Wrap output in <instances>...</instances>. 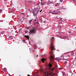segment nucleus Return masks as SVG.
Masks as SVG:
<instances>
[{
    "label": "nucleus",
    "mask_w": 76,
    "mask_h": 76,
    "mask_svg": "<svg viewBox=\"0 0 76 76\" xmlns=\"http://www.w3.org/2000/svg\"><path fill=\"white\" fill-rule=\"evenodd\" d=\"M64 56L63 55L61 57V58H64Z\"/></svg>",
    "instance_id": "obj_13"
},
{
    "label": "nucleus",
    "mask_w": 76,
    "mask_h": 76,
    "mask_svg": "<svg viewBox=\"0 0 76 76\" xmlns=\"http://www.w3.org/2000/svg\"><path fill=\"white\" fill-rule=\"evenodd\" d=\"M4 0V1H6V0Z\"/></svg>",
    "instance_id": "obj_39"
},
{
    "label": "nucleus",
    "mask_w": 76,
    "mask_h": 76,
    "mask_svg": "<svg viewBox=\"0 0 76 76\" xmlns=\"http://www.w3.org/2000/svg\"><path fill=\"white\" fill-rule=\"evenodd\" d=\"M74 2H76V1L75 0H72Z\"/></svg>",
    "instance_id": "obj_24"
},
{
    "label": "nucleus",
    "mask_w": 76,
    "mask_h": 76,
    "mask_svg": "<svg viewBox=\"0 0 76 76\" xmlns=\"http://www.w3.org/2000/svg\"><path fill=\"white\" fill-rule=\"evenodd\" d=\"M46 3V2H41V3H41V5H42V6H44V5H45V4Z\"/></svg>",
    "instance_id": "obj_6"
},
{
    "label": "nucleus",
    "mask_w": 76,
    "mask_h": 76,
    "mask_svg": "<svg viewBox=\"0 0 76 76\" xmlns=\"http://www.w3.org/2000/svg\"><path fill=\"white\" fill-rule=\"evenodd\" d=\"M73 54H74V53H72L71 54V55H73Z\"/></svg>",
    "instance_id": "obj_27"
},
{
    "label": "nucleus",
    "mask_w": 76,
    "mask_h": 76,
    "mask_svg": "<svg viewBox=\"0 0 76 76\" xmlns=\"http://www.w3.org/2000/svg\"><path fill=\"white\" fill-rule=\"evenodd\" d=\"M35 22H37V20H36V19H35Z\"/></svg>",
    "instance_id": "obj_30"
},
{
    "label": "nucleus",
    "mask_w": 76,
    "mask_h": 76,
    "mask_svg": "<svg viewBox=\"0 0 76 76\" xmlns=\"http://www.w3.org/2000/svg\"><path fill=\"white\" fill-rule=\"evenodd\" d=\"M49 67V71H52V70H54V68H52L51 67L53 66L51 64H50L48 65Z\"/></svg>",
    "instance_id": "obj_4"
},
{
    "label": "nucleus",
    "mask_w": 76,
    "mask_h": 76,
    "mask_svg": "<svg viewBox=\"0 0 76 76\" xmlns=\"http://www.w3.org/2000/svg\"><path fill=\"white\" fill-rule=\"evenodd\" d=\"M58 69H60L61 70V69H62V68H60Z\"/></svg>",
    "instance_id": "obj_23"
},
{
    "label": "nucleus",
    "mask_w": 76,
    "mask_h": 76,
    "mask_svg": "<svg viewBox=\"0 0 76 76\" xmlns=\"http://www.w3.org/2000/svg\"><path fill=\"white\" fill-rule=\"evenodd\" d=\"M39 76V75H37V76Z\"/></svg>",
    "instance_id": "obj_36"
},
{
    "label": "nucleus",
    "mask_w": 76,
    "mask_h": 76,
    "mask_svg": "<svg viewBox=\"0 0 76 76\" xmlns=\"http://www.w3.org/2000/svg\"><path fill=\"white\" fill-rule=\"evenodd\" d=\"M42 10H40V12H42Z\"/></svg>",
    "instance_id": "obj_28"
},
{
    "label": "nucleus",
    "mask_w": 76,
    "mask_h": 76,
    "mask_svg": "<svg viewBox=\"0 0 76 76\" xmlns=\"http://www.w3.org/2000/svg\"><path fill=\"white\" fill-rule=\"evenodd\" d=\"M54 39V38L53 37L51 38L50 40V48L51 50V51L50 52V61H53V60L54 59V58L53 56V51H52L53 50H54V46L53 43Z\"/></svg>",
    "instance_id": "obj_1"
},
{
    "label": "nucleus",
    "mask_w": 76,
    "mask_h": 76,
    "mask_svg": "<svg viewBox=\"0 0 76 76\" xmlns=\"http://www.w3.org/2000/svg\"><path fill=\"white\" fill-rule=\"evenodd\" d=\"M68 39V40H69V39Z\"/></svg>",
    "instance_id": "obj_41"
},
{
    "label": "nucleus",
    "mask_w": 76,
    "mask_h": 76,
    "mask_svg": "<svg viewBox=\"0 0 76 76\" xmlns=\"http://www.w3.org/2000/svg\"><path fill=\"white\" fill-rule=\"evenodd\" d=\"M38 57V55H37V57Z\"/></svg>",
    "instance_id": "obj_35"
},
{
    "label": "nucleus",
    "mask_w": 76,
    "mask_h": 76,
    "mask_svg": "<svg viewBox=\"0 0 76 76\" xmlns=\"http://www.w3.org/2000/svg\"><path fill=\"white\" fill-rule=\"evenodd\" d=\"M60 1H61V2H63V0H60Z\"/></svg>",
    "instance_id": "obj_22"
},
{
    "label": "nucleus",
    "mask_w": 76,
    "mask_h": 76,
    "mask_svg": "<svg viewBox=\"0 0 76 76\" xmlns=\"http://www.w3.org/2000/svg\"><path fill=\"white\" fill-rule=\"evenodd\" d=\"M58 61V62H60V61Z\"/></svg>",
    "instance_id": "obj_33"
},
{
    "label": "nucleus",
    "mask_w": 76,
    "mask_h": 76,
    "mask_svg": "<svg viewBox=\"0 0 76 76\" xmlns=\"http://www.w3.org/2000/svg\"><path fill=\"white\" fill-rule=\"evenodd\" d=\"M75 28H76V27H75Z\"/></svg>",
    "instance_id": "obj_40"
},
{
    "label": "nucleus",
    "mask_w": 76,
    "mask_h": 76,
    "mask_svg": "<svg viewBox=\"0 0 76 76\" xmlns=\"http://www.w3.org/2000/svg\"><path fill=\"white\" fill-rule=\"evenodd\" d=\"M68 33H69V34H70L71 33V31H69L68 32Z\"/></svg>",
    "instance_id": "obj_26"
},
{
    "label": "nucleus",
    "mask_w": 76,
    "mask_h": 76,
    "mask_svg": "<svg viewBox=\"0 0 76 76\" xmlns=\"http://www.w3.org/2000/svg\"><path fill=\"white\" fill-rule=\"evenodd\" d=\"M65 60V59H63V60Z\"/></svg>",
    "instance_id": "obj_34"
},
{
    "label": "nucleus",
    "mask_w": 76,
    "mask_h": 76,
    "mask_svg": "<svg viewBox=\"0 0 76 76\" xmlns=\"http://www.w3.org/2000/svg\"><path fill=\"white\" fill-rule=\"evenodd\" d=\"M1 35V34H0V36Z\"/></svg>",
    "instance_id": "obj_44"
},
{
    "label": "nucleus",
    "mask_w": 76,
    "mask_h": 76,
    "mask_svg": "<svg viewBox=\"0 0 76 76\" xmlns=\"http://www.w3.org/2000/svg\"><path fill=\"white\" fill-rule=\"evenodd\" d=\"M51 73H52V72L50 73V72H44V74H45V76H49V75L51 76H54V74H52Z\"/></svg>",
    "instance_id": "obj_2"
},
{
    "label": "nucleus",
    "mask_w": 76,
    "mask_h": 76,
    "mask_svg": "<svg viewBox=\"0 0 76 76\" xmlns=\"http://www.w3.org/2000/svg\"><path fill=\"white\" fill-rule=\"evenodd\" d=\"M32 20H31L29 21V23H31V22H32Z\"/></svg>",
    "instance_id": "obj_19"
},
{
    "label": "nucleus",
    "mask_w": 76,
    "mask_h": 76,
    "mask_svg": "<svg viewBox=\"0 0 76 76\" xmlns=\"http://www.w3.org/2000/svg\"><path fill=\"white\" fill-rule=\"evenodd\" d=\"M46 59H44V58H42V59H41V60L42 62V63H44V61L45 60H46Z\"/></svg>",
    "instance_id": "obj_7"
},
{
    "label": "nucleus",
    "mask_w": 76,
    "mask_h": 76,
    "mask_svg": "<svg viewBox=\"0 0 76 76\" xmlns=\"http://www.w3.org/2000/svg\"><path fill=\"white\" fill-rule=\"evenodd\" d=\"M25 37H26V38H27V39H29V35H25Z\"/></svg>",
    "instance_id": "obj_9"
},
{
    "label": "nucleus",
    "mask_w": 76,
    "mask_h": 76,
    "mask_svg": "<svg viewBox=\"0 0 76 76\" xmlns=\"http://www.w3.org/2000/svg\"><path fill=\"white\" fill-rule=\"evenodd\" d=\"M48 3H51V4H52L53 3L51 2V1H49L48 2ZM50 3L49 4H50Z\"/></svg>",
    "instance_id": "obj_16"
},
{
    "label": "nucleus",
    "mask_w": 76,
    "mask_h": 76,
    "mask_svg": "<svg viewBox=\"0 0 76 76\" xmlns=\"http://www.w3.org/2000/svg\"><path fill=\"white\" fill-rule=\"evenodd\" d=\"M38 72H37L36 73V74H38Z\"/></svg>",
    "instance_id": "obj_29"
},
{
    "label": "nucleus",
    "mask_w": 76,
    "mask_h": 76,
    "mask_svg": "<svg viewBox=\"0 0 76 76\" xmlns=\"http://www.w3.org/2000/svg\"><path fill=\"white\" fill-rule=\"evenodd\" d=\"M59 3H57L56 4H55L56 6H57L59 5Z\"/></svg>",
    "instance_id": "obj_12"
},
{
    "label": "nucleus",
    "mask_w": 76,
    "mask_h": 76,
    "mask_svg": "<svg viewBox=\"0 0 76 76\" xmlns=\"http://www.w3.org/2000/svg\"><path fill=\"white\" fill-rule=\"evenodd\" d=\"M33 15L34 16H37V14L35 13V12H33Z\"/></svg>",
    "instance_id": "obj_10"
},
{
    "label": "nucleus",
    "mask_w": 76,
    "mask_h": 76,
    "mask_svg": "<svg viewBox=\"0 0 76 76\" xmlns=\"http://www.w3.org/2000/svg\"><path fill=\"white\" fill-rule=\"evenodd\" d=\"M43 76H44V75H43Z\"/></svg>",
    "instance_id": "obj_45"
},
{
    "label": "nucleus",
    "mask_w": 76,
    "mask_h": 76,
    "mask_svg": "<svg viewBox=\"0 0 76 76\" xmlns=\"http://www.w3.org/2000/svg\"><path fill=\"white\" fill-rule=\"evenodd\" d=\"M39 4H38L37 5H39Z\"/></svg>",
    "instance_id": "obj_37"
},
{
    "label": "nucleus",
    "mask_w": 76,
    "mask_h": 76,
    "mask_svg": "<svg viewBox=\"0 0 76 76\" xmlns=\"http://www.w3.org/2000/svg\"><path fill=\"white\" fill-rule=\"evenodd\" d=\"M41 0V1H43V0Z\"/></svg>",
    "instance_id": "obj_38"
},
{
    "label": "nucleus",
    "mask_w": 76,
    "mask_h": 76,
    "mask_svg": "<svg viewBox=\"0 0 76 76\" xmlns=\"http://www.w3.org/2000/svg\"><path fill=\"white\" fill-rule=\"evenodd\" d=\"M67 60V59H66V60Z\"/></svg>",
    "instance_id": "obj_43"
},
{
    "label": "nucleus",
    "mask_w": 76,
    "mask_h": 76,
    "mask_svg": "<svg viewBox=\"0 0 76 76\" xmlns=\"http://www.w3.org/2000/svg\"><path fill=\"white\" fill-rule=\"evenodd\" d=\"M4 71L5 72H6L7 71V70H6V68H4Z\"/></svg>",
    "instance_id": "obj_11"
},
{
    "label": "nucleus",
    "mask_w": 76,
    "mask_h": 76,
    "mask_svg": "<svg viewBox=\"0 0 76 76\" xmlns=\"http://www.w3.org/2000/svg\"><path fill=\"white\" fill-rule=\"evenodd\" d=\"M27 76H30V75H27Z\"/></svg>",
    "instance_id": "obj_31"
},
{
    "label": "nucleus",
    "mask_w": 76,
    "mask_h": 76,
    "mask_svg": "<svg viewBox=\"0 0 76 76\" xmlns=\"http://www.w3.org/2000/svg\"><path fill=\"white\" fill-rule=\"evenodd\" d=\"M60 60H62V59H60Z\"/></svg>",
    "instance_id": "obj_32"
},
{
    "label": "nucleus",
    "mask_w": 76,
    "mask_h": 76,
    "mask_svg": "<svg viewBox=\"0 0 76 76\" xmlns=\"http://www.w3.org/2000/svg\"><path fill=\"white\" fill-rule=\"evenodd\" d=\"M68 37H67V36H64V39L65 38H67Z\"/></svg>",
    "instance_id": "obj_15"
},
{
    "label": "nucleus",
    "mask_w": 76,
    "mask_h": 76,
    "mask_svg": "<svg viewBox=\"0 0 76 76\" xmlns=\"http://www.w3.org/2000/svg\"><path fill=\"white\" fill-rule=\"evenodd\" d=\"M59 12L60 11H59L56 12V11H54L53 12H52L51 13L54 15H58V13H59Z\"/></svg>",
    "instance_id": "obj_5"
},
{
    "label": "nucleus",
    "mask_w": 76,
    "mask_h": 76,
    "mask_svg": "<svg viewBox=\"0 0 76 76\" xmlns=\"http://www.w3.org/2000/svg\"><path fill=\"white\" fill-rule=\"evenodd\" d=\"M58 19H59L60 20H62V18H58Z\"/></svg>",
    "instance_id": "obj_20"
},
{
    "label": "nucleus",
    "mask_w": 76,
    "mask_h": 76,
    "mask_svg": "<svg viewBox=\"0 0 76 76\" xmlns=\"http://www.w3.org/2000/svg\"><path fill=\"white\" fill-rule=\"evenodd\" d=\"M34 22H35V21H34Z\"/></svg>",
    "instance_id": "obj_48"
},
{
    "label": "nucleus",
    "mask_w": 76,
    "mask_h": 76,
    "mask_svg": "<svg viewBox=\"0 0 76 76\" xmlns=\"http://www.w3.org/2000/svg\"><path fill=\"white\" fill-rule=\"evenodd\" d=\"M13 38V37L12 36H11L9 37V39H12Z\"/></svg>",
    "instance_id": "obj_8"
},
{
    "label": "nucleus",
    "mask_w": 76,
    "mask_h": 76,
    "mask_svg": "<svg viewBox=\"0 0 76 76\" xmlns=\"http://www.w3.org/2000/svg\"><path fill=\"white\" fill-rule=\"evenodd\" d=\"M11 12H13V10H12L11 11Z\"/></svg>",
    "instance_id": "obj_25"
},
{
    "label": "nucleus",
    "mask_w": 76,
    "mask_h": 76,
    "mask_svg": "<svg viewBox=\"0 0 76 76\" xmlns=\"http://www.w3.org/2000/svg\"><path fill=\"white\" fill-rule=\"evenodd\" d=\"M35 30H36V28L35 27H34L33 28H31V29L29 31V33L30 34H35Z\"/></svg>",
    "instance_id": "obj_3"
},
{
    "label": "nucleus",
    "mask_w": 76,
    "mask_h": 76,
    "mask_svg": "<svg viewBox=\"0 0 76 76\" xmlns=\"http://www.w3.org/2000/svg\"><path fill=\"white\" fill-rule=\"evenodd\" d=\"M61 38L62 39V38Z\"/></svg>",
    "instance_id": "obj_47"
},
{
    "label": "nucleus",
    "mask_w": 76,
    "mask_h": 76,
    "mask_svg": "<svg viewBox=\"0 0 76 76\" xmlns=\"http://www.w3.org/2000/svg\"><path fill=\"white\" fill-rule=\"evenodd\" d=\"M67 62L66 61H65L64 62L65 64H67Z\"/></svg>",
    "instance_id": "obj_18"
},
{
    "label": "nucleus",
    "mask_w": 76,
    "mask_h": 76,
    "mask_svg": "<svg viewBox=\"0 0 76 76\" xmlns=\"http://www.w3.org/2000/svg\"><path fill=\"white\" fill-rule=\"evenodd\" d=\"M75 59H76V57H75Z\"/></svg>",
    "instance_id": "obj_42"
},
{
    "label": "nucleus",
    "mask_w": 76,
    "mask_h": 76,
    "mask_svg": "<svg viewBox=\"0 0 76 76\" xmlns=\"http://www.w3.org/2000/svg\"><path fill=\"white\" fill-rule=\"evenodd\" d=\"M44 23H45V22Z\"/></svg>",
    "instance_id": "obj_46"
},
{
    "label": "nucleus",
    "mask_w": 76,
    "mask_h": 76,
    "mask_svg": "<svg viewBox=\"0 0 76 76\" xmlns=\"http://www.w3.org/2000/svg\"><path fill=\"white\" fill-rule=\"evenodd\" d=\"M62 75H63V76H64V72L62 73Z\"/></svg>",
    "instance_id": "obj_21"
},
{
    "label": "nucleus",
    "mask_w": 76,
    "mask_h": 76,
    "mask_svg": "<svg viewBox=\"0 0 76 76\" xmlns=\"http://www.w3.org/2000/svg\"><path fill=\"white\" fill-rule=\"evenodd\" d=\"M2 11H3V10H1L0 9V13H1V12H2Z\"/></svg>",
    "instance_id": "obj_17"
},
{
    "label": "nucleus",
    "mask_w": 76,
    "mask_h": 76,
    "mask_svg": "<svg viewBox=\"0 0 76 76\" xmlns=\"http://www.w3.org/2000/svg\"><path fill=\"white\" fill-rule=\"evenodd\" d=\"M57 67L58 66L57 65H55V68H56V69H57Z\"/></svg>",
    "instance_id": "obj_14"
}]
</instances>
